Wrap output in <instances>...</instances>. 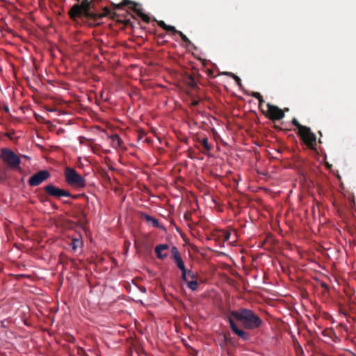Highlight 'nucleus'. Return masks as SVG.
Instances as JSON below:
<instances>
[{"mask_svg": "<svg viewBox=\"0 0 356 356\" xmlns=\"http://www.w3.org/2000/svg\"><path fill=\"white\" fill-rule=\"evenodd\" d=\"M91 10L92 2L89 0H83L80 4H74L68 12V14L70 18L74 20L78 17H83L86 19H92L94 21L99 19L105 16H111L112 17H114L113 15H115L107 7L104 8V13L102 14L94 13Z\"/></svg>", "mask_w": 356, "mask_h": 356, "instance_id": "1", "label": "nucleus"}, {"mask_svg": "<svg viewBox=\"0 0 356 356\" xmlns=\"http://www.w3.org/2000/svg\"><path fill=\"white\" fill-rule=\"evenodd\" d=\"M231 316L241 321L247 329H254L260 326L262 321L252 311L240 309L231 312Z\"/></svg>", "mask_w": 356, "mask_h": 356, "instance_id": "2", "label": "nucleus"}, {"mask_svg": "<svg viewBox=\"0 0 356 356\" xmlns=\"http://www.w3.org/2000/svg\"><path fill=\"white\" fill-rule=\"evenodd\" d=\"M292 123L298 129V134L304 143L309 147H313L316 145V137L309 127L301 125L296 119H293Z\"/></svg>", "mask_w": 356, "mask_h": 356, "instance_id": "3", "label": "nucleus"}, {"mask_svg": "<svg viewBox=\"0 0 356 356\" xmlns=\"http://www.w3.org/2000/svg\"><path fill=\"white\" fill-rule=\"evenodd\" d=\"M65 177L66 182L72 187L81 188L86 186L84 178L73 168H67L65 171Z\"/></svg>", "mask_w": 356, "mask_h": 356, "instance_id": "4", "label": "nucleus"}, {"mask_svg": "<svg viewBox=\"0 0 356 356\" xmlns=\"http://www.w3.org/2000/svg\"><path fill=\"white\" fill-rule=\"evenodd\" d=\"M1 159L4 163L13 169H19L20 159L10 149H1Z\"/></svg>", "mask_w": 356, "mask_h": 356, "instance_id": "5", "label": "nucleus"}, {"mask_svg": "<svg viewBox=\"0 0 356 356\" xmlns=\"http://www.w3.org/2000/svg\"><path fill=\"white\" fill-rule=\"evenodd\" d=\"M262 111L266 116L273 120H279L284 117V113L282 109L269 103L266 104V110L262 109Z\"/></svg>", "mask_w": 356, "mask_h": 356, "instance_id": "6", "label": "nucleus"}, {"mask_svg": "<svg viewBox=\"0 0 356 356\" xmlns=\"http://www.w3.org/2000/svg\"><path fill=\"white\" fill-rule=\"evenodd\" d=\"M44 189L49 195L58 198L61 197H70L71 195L67 191L60 189L52 184L47 185Z\"/></svg>", "mask_w": 356, "mask_h": 356, "instance_id": "7", "label": "nucleus"}, {"mask_svg": "<svg viewBox=\"0 0 356 356\" xmlns=\"http://www.w3.org/2000/svg\"><path fill=\"white\" fill-rule=\"evenodd\" d=\"M49 177V173L47 170H41L29 179V184L31 186H36L43 182Z\"/></svg>", "mask_w": 356, "mask_h": 356, "instance_id": "8", "label": "nucleus"}, {"mask_svg": "<svg viewBox=\"0 0 356 356\" xmlns=\"http://www.w3.org/2000/svg\"><path fill=\"white\" fill-rule=\"evenodd\" d=\"M229 323L232 330L241 339L247 340L249 338L248 334L237 327L232 318H229Z\"/></svg>", "mask_w": 356, "mask_h": 356, "instance_id": "9", "label": "nucleus"}, {"mask_svg": "<svg viewBox=\"0 0 356 356\" xmlns=\"http://www.w3.org/2000/svg\"><path fill=\"white\" fill-rule=\"evenodd\" d=\"M171 254L172 255V257H173L175 261L176 262V264L177 265V267L180 269V270H184L186 268H185L184 261H182V259L181 257L179 252L176 247L173 246L171 248Z\"/></svg>", "mask_w": 356, "mask_h": 356, "instance_id": "10", "label": "nucleus"}, {"mask_svg": "<svg viewBox=\"0 0 356 356\" xmlns=\"http://www.w3.org/2000/svg\"><path fill=\"white\" fill-rule=\"evenodd\" d=\"M114 10L122 9L124 6H128V8L133 10L136 6H138L139 3L131 0H122V1L118 4L112 3Z\"/></svg>", "mask_w": 356, "mask_h": 356, "instance_id": "11", "label": "nucleus"}, {"mask_svg": "<svg viewBox=\"0 0 356 356\" xmlns=\"http://www.w3.org/2000/svg\"><path fill=\"white\" fill-rule=\"evenodd\" d=\"M169 246L167 244H161L155 248L156 256L160 259H163L168 256V250Z\"/></svg>", "mask_w": 356, "mask_h": 356, "instance_id": "12", "label": "nucleus"}, {"mask_svg": "<svg viewBox=\"0 0 356 356\" xmlns=\"http://www.w3.org/2000/svg\"><path fill=\"white\" fill-rule=\"evenodd\" d=\"M111 140V146L113 148H118L121 146L122 140L118 134H113L108 137Z\"/></svg>", "mask_w": 356, "mask_h": 356, "instance_id": "13", "label": "nucleus"}, {"mask_svg": "<svg viewBox=\"0 0 356 356\" xmlns=\"http://www.w3.org/2000/svg\"><path fill=\"white\" fill-rule=\"evenodd\" d=\"M133 11L136 13L141 19L146 23H149L150 17L143 13L142 9L138 8V6L135 7V9H133Z\"/></svg>", "mask_w": 356, "mask_h": 356, "instance_id": "14", "label": "nucleus"}, {"mask_svg": "<svg viewBox=\"0 0 356 356\" xmlns=\"http://www.w3.org/2000/svg\"><path fill=\"white\" fill-rule=\"evenodd\" d=\"M156 22H157V24L162 29H163L164 30H165L166 31H170V32H177V29H175V26H170V25H168L166 24L163 21H157L156 20Z\"/></svg>", "mask_w": 356, "mask_h": 356, "instance_id": "15", "label": "nucleus"}, {"mask_svg": "<svg viewBox=\"0 0 356 356\" xmlns=\"http://www.w3.org/2000/svg\"><path fill=\"white\" fill-rule=\"evenodd\" d=\"M95 95L99 96L103 101H107L108 99V90H95Z\"/></svg>", "mask_w": 356, "mask_h": 356, "instance_id": "16", "label": "nucleus"}, {"mask_svg": "<svg viewBox=\"0 0 356 356\" xmlns=\"http://www.w3.org/2000/svg\"><path fill=\"white\" fill-rule=\"evenodd\" d=\"M82 245V241L79 238H74L72 241L70 246L74 251H76Z\"/></svg>", "mask_w": 356, "mask_h": 356, "instance_id": "17", "label": "nucleus"}, {"mask_svg": "<svg viewBox=\"0 0 356 356\" xmlns=\"http://www.w3.org/2000/svg\"><path fill=\"white\" fill-rule=\"evenodd\" d=\"M173 34H179L181 37V40L186 42L188 45L192 44L191 40L187 38L186 35H184L181 31L177 30V32H172Z\"/></svg>", "mask_w": 356, "mask_h": 356, "instance_id": "18", "label": "nucleus"}, {"mask_svg": "<svg viewBox=\"0 0 356 356\" xmlns=\"http://www.w3.org/2000/svg\"><path fill=\"white\" fill-rule=\"evenodd\" d=\"M252 96L257 98L259 101V106L260 108H262L263 106V104H264V101L262 98V96L261 95V94L259 92H254L252 93Z\"/></svg>", "mask_w": 356, "mask_h": 356, "instance_id": "19", "label": "nucleus"}, {"mask_svg": "<svg viewBox=\"0 0 356 356\" xmlns=\"http://www.w3.org/2000/svg\"><path fill=\"white\" fill-rule=\"evenodd\" d=\"M225 74L232 77L236 81L238 86L241 88H242L241 80L238 76H236V74H234L232 72H225Z\"/></svg>", "mask_w": 356, "mask_h": 356, "instance_id": "20", "label": "nucleus"}, {"mask_svg": "<svg viewBox=\"0 0 356 356\" xmlns=\"http://www.w3.org/2000/svg\"><path fill=\"white\" fill-rule=\"evenodd\" d=\"M145 218L146 219L147 221L152 222V225L155 227H158L159 225L158 220L151 217L150 216L145 215Z\"/></svg>", "mask_w": 356, "mask_h": 356, "instance_id": "21", "label": "nucleus"}, {"mask_svg": "<svg viewBox=\"0 0 356 356\" xmlns=\"http://www.w3.org/2000/svg\"><path fill=\"white\" fill-rule=\"evenodd\" d=\"M187 286L191 290L195 291L197 288V282L196 280L188 281Z\"/></svg>", "mask_w": 356, "mask_h": 356, "instance_id": "22", "label": "nucleus"}, {"mask_svg": "<svg viewBox=\"0 0 356 356\" xmlns=\"http://www.w3.org/2000/svg\"><path fill=\"white\" fill-rule=\"evenodd\" d=\"M202 144L203 145L204 147L207 149V150H210L211 149V147L210 145H209V143H208V139L207 138H204L202 139Z\"/></svg>", "mask_w": 356, "mask_h": 356, "instance_id": "23", "label": "nucleus"}, {"mask_svg": "<svg viewBox=\"0 0 356 356\" xmlns=\"http://www.w3.org/2000/svg\"><path fill=\"white\" fill-rule=\"evenodd\" d=\"M181 279L183 280V281L187 282H188V273L186 271V269L185 268L184 270H181Z\"/></svg>", "mask_w": 356, "mask_h": 356, "instance_id": "24", "label": "nucleus"}, {"mask_svg": "<svg viewBox=\"0 0 356 356\" xmlns=\"http://www.w3.org/2000/svg\"><path fill=\"white\" fill-rule=\"evenodd\" d=\"M187 273L188 276L190 277L191 278L194 279L195 277V275L193 271L189 270Z\"/></svg>", "mask_w": 356, "mask_h": 356, "instance_id": "25", "label": "nucleus"}, {"mask_svg": "<svg viewBox=\"0 0 356 356\" xmlns=\"http://www.w3.org/2000/svg\"><path fill=\"white\" fill-rule=\"evenodd\" d=\"M164 37H165V34H163V33H161V34H159V35H158V38H159V39H161H161H163V38H164Z\"/></svg>", "mask_w": 356, "mask_h": 356, "instance_id": "26", "label": "nucleus"}, {"mask_svg": "<svg viewBox=\"0 0 356 356\" xmlns=\"http://www.w3.org/2000/svg\"><path fill=\"white\" fill-rule=\"evenodd\" d=\"M129 24H131V21L129 19H127V20L124 21V24L125 25H128Z\"/></svg>", "mask_w": 356, "mask_h": 356, "instance_id": "27", "label": "nucleus"}, {"mask_svg": "<svg viewBox=\"0 0 356 356\" xmlns=\"http://www.w3.org/2000/svg\"><path fill=\"white\" fill-rule=\"evenodd\" d=\"M197 104H198V101L194 100V101L192 102V104L194 105V106L197 105Z\"/></svg>", "mask_w": 356, "mask_h": 356, "instance_id": "28", "label": "nucleus"}, {"mask_svg": "<svg viewBox=\"0 0 356 356\" xmlns=\"http://www.w3.org/2000/svg\"><path fill=\"white\" fill-rule=\"evenodd\" d=\"M4 109H5V111H8V108L7 106H6V107L4 108Z\"/></svg>", "mask_w": 356, "mask_h": 356, "instance_id": "29", "label": "nucleus"}, {"mask_svg": "<svg viewBox=\"0 0 356 356\" xmlns=\"http://www.w3.org/2000/svg\"><path fill=\"white\" fill-rule=\"evenodd\" d=\"M88 25L89 26H92V23H89Z\"/></svg>", "mask_w": 356, "mask_h": 356, "instance_id": "30", "label": "nucleus"}, {"mask_svg": "<svg viewBox=\"0 0 356 356\" xmlns=\"http://www.w3.org/2000/svg\"><path fill=\"white\" fill-rule=\"evenodd\" d=\"M0 157H1V156L0 155Z\"/></svg>", "mask_w": 356, "mask_h": 356, "instance_id": "31", "label": "nucleus"}]
</instances>
